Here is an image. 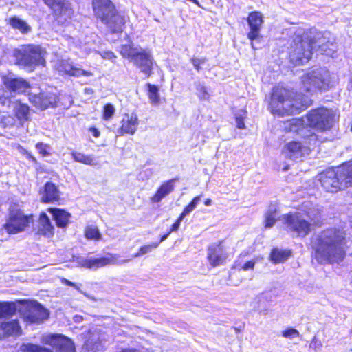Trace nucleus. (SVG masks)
<instances>
[{
    "label": "nucleus",
    "mask_w": 352,
    "mask_h": 352,
    "mask_svg": "<svg viewBox=\"0 0 352 352\" xmlns=\"http://www.w3.org/2000/svg\"><path fill=\"white\" fill-rule=\"evenodd\" d=\"M346 243L343 230L336 228L322 230L311 239L316 260L321 264L340 263L346 254Z\"/></svg>",
    "instance_id": "obj_1"
},
{
    "label": "nucleus",
    "mask_w": 352,
    "mask_h": 352,
    "mask_svg": "<svg viewBox=\"0 0 352 352\" xmlns=\"http://www.w3.org/2000/svg\"><path fill=\"white\" fill-rule=\"evenodd\" d=\"M311 101L308 96L294 93L277 86L273 89L269 107L274 115L289 116L299 113L311 105Z\"/></svg>",
    "instance_id": "obj_2"
},
{
    "label": "nucleus",
    "mask_w": 352,
    "mask_h": 352,
    "mask_svg": "<svg viewBox=\"0 0 352 352\" xmlns=\"http://www.w3.org/2000/svg\"><path fill=\"white\" fill-rule=\"evenodd\" d=\"M288 232L294 236L305 237L311 231V225L320 221V212L309 202L305 203L303 209L284 214L281 219Z\"/></svg>",
    "instance_id": "obj_3"
},
{
    "label": "nucleus",
    "mask_w": 352,
    "mask_h": 352,
    "mask_svg": "<svg viewBox=\"0 0 352 352\" xmlns=\"http://www.w3.org/2000/svg\"><path fill=\"white\" fill-rule=\"evenodd\" d=\"M338 118L336 111L332 109L316 108L308 111L305 118L290 120L289 130L302 135L306 130L303 126L306 124L318 131H325L333 127Z\"/></svg>",
    "instance_id": "obj_4"
},
{
    "label": "nucleus",
    "mask_w": 352,
    "mask_h": 352,
    "mask_svg": "<svg viewBox=\"0 0 352 352\" xmlns=\"http://www.w3.org/2000/svg\"><path fill=\"white\" fill-rule=\"evenodd\" d=\"M322 188L330 192L352 185V162H348L336 169L329 168L319 175Z\"/></svg>",
    "instance_id": "obj_5"
},
{
    "label": "nucleus",
    "mask_w": 352,
    "mask_h": 352,
    "mask_svg": "<svg viewBox=\"0 0 352 352\" xmlns=\"http://www.w3.org/2000/svg\"><path fill=\"white\" fill-rule=\"evenodd\" d=\"M93 10L96 16L104 23L111 33L122 32L124 19L120 15L110 0H93Z\"/></svg>",
    "instance_id": "obj_6"
},
{
    "label": "nucleus",
    "mask_w": 352,
    "mask_h": 352,
    "mask_svg": "<svg viewBox=\"0 0 352 352\" xmlns=\"http://www.w3.org/2000/svg\"><path fill=\"white\" fill-rule=\"evenodd\" d=\"M336 82V77L326 68H318L307 72L302 77V90L307 93L325 91Z\"/></svg>",
    "instance_id": "obj_7"
},
{
    "label": "nucleus",
    "mask_w": 352,
    "mask_h": 352,
    "mask_svg": "<svg viewBox=\"0 0 352 352\" xmlns=\"http://www.w3.org/2000/svg\"><path fill=\"white\" fill-rule=\"evenodd\" d=\"M314 46V39L311 34L307 32L304 38H296L291 45L289 58L295 65L307 63L311 58Z\"/></svg>",
    "instance_id": "obj_8"
},
{
    "label": "nucleus",
    "mask_w": 352,
    "mask_h": 352,
    "mask_svg": "<svg viewBox=\"0 0 352 352\" xmlns=\"http://www.w3.org/2000/svg\"><path fill=\"white\" fill-rule=\"evenodd\" d=\"M45 52L39 45H29L23 46L14 53L19 65L27 68H34L38 65H44Z\"/></svg>",
    "instance_id": "obj_9"
},
{
    "label": "nucleus",
    "mask_w": 352,
    "mask_h": 352,
    "mask_svg": "<svg viewBox=\"0 0 352 352\" xmlns=\"http://www.w3.org/2000/svg\"><path fill=\"white\" fill-rule=\"evenodd\" d=\"M131 260V258L121 259L118 254H107V256L100 258L93 256L78 257L77 263L82 267L96 270L107 265H120Z\"/></svg>",
    "instance_id": "obj_10"
},
{
    "label": "nucleus",
    "mask_w": 352,
    "mask_h": 352,
    "mask_svg": "<svg viewBox=\"0 0 352 352\" xmlns=\"http://www.w3.org/2000/svg\"><path fill=\"white\" fill-rule=\"evenodd\" d=\"M33 221L32 215H25L17 208L12 207L10 210L9 218L5 224V229L10 234L23 231Z\"/></svg>",
    "instance_id": "obj_11"
},
{
    "label": "nucleus",
    "mask_w": 352,
    "mask_h": 352,
    "mask_svg": "<svg viewBox=\"0 0 352 352\" xmlns=\"http://www.w3.org/2000/svg\"><path fill=\"white\" fill-rule=\"evenodd\" d=\"M42 342L51 346L54 352H75L74 342L62 334H48L42 337Z\"/></svg>",
    "instance_id": "obj_12"
},
{
    "label": "nucleus",
    "mask_w": 352,
    "mask_h": 352,
    "mask_svg": "<svg viewBox=\"0 0 352 352\" xmlns=\"http://www.w3.org/2000/svg\"><path fill=\"white\" fill-rule=\"evenodd\" d=\"M48 317L49 312L47 309L36 301L30 302L23 314L24 320L30 324H41Z\"/></svg>",
    "instance_id": "obj_13"
},
{
    "label": "nucleus",
    "mask_w": 352,
    "mask_h": 352,
    "mask_svg": "<svg viewBox=\"0 0 352 352\" xmlns=\"http://www.w3.org/2000/svg\"><path fill=\"white\" fill-rule=\"evenodd\" d=\"M309 34L313 35L315 49L318 47V50L322 54L331 56H333V53L336 51V46L333 42L329 40L331 35L329 32L322 33L313 28L309 30Z\"/></svg>",
    "instance_id": "obj_14"
},
{
    "label": "nucleus",
    "mask_w": 352,
    "mask_h": 352,
    "mask_svg": "<svg viewBox=\"0 0 352 352\" xmlns=\"http://www.w3.org/2000/svg\"><path fill=\"white\" fill-rule=\"evenodd\" d=\"M131 62L147 77L151 75L153 58L151 50L139 47Z\"/></svg>",
    "instance_id": "obj_15"
},
{
    "label": "nucleus",
    "mask_w": 352,
    "mask_h": 352,
    "mask_svg": "<svg viewBox=\"0 0 352 352\" xmlns=\"http://www.w3.org/2000/svg\"><path fill=\"white\" fill-rule=\"evenodd\" d=\"M247 21L250 28L248 38L251 41L252 48L255 49L253 41L262 38L261 30L264 22L263 16L260 12L254 11L249 14Z\"/></svg>",
    "instance_id": "obj_16"
},
{
    "label": "nucleus",
    "mask_w": 352,
    "mask_h": 352,
    "mask_svg": "<svg viewBox=\"0 0 352 352\" xmlns=\"http://www.w3.org/2000/svg\"><path fill=\"white\" fill-rule=\"evenodd\" d=\"M227 257L228 256L221 245V242L214 243L208 246L207 259L212 267H214L223 265Z\"/></svg>",
    "instance_id": "obj_17"
},
{
    "label": "nucleus",
    "mask_w": 352,
    "mask_h": 352,
    "mask_svg": "<svg viewBox=\"0 0 352 352\" xmlns=\"http://www.w3.org/2000/svg\"><path fill=\"white\" fill-rule=\"evenodd\" d=\"M311 151L310 147L303 145L300 142H291L283 149V154L286 157L292 160H297L308 155Z\"/></svg>",
    "instance_id": "obj_18"
},
{
    "label": "nucleus",
    "mask_w": 352,
    "mask_h": 352,
    "mask_svg": "<svg viewBox=\"0 0 352 352\" xmlns=\"http://www.w3.org/2000/svg\"><path fill=\"white\" fill-rule=\"evenodd\" d=\"M38 193L43 203L54 204L60 199L61 193L58 186L50 182H46Z\"/></svg>",
    "instance_id": "obj_19"
},
{
    "label": "nucleus",
    "mask_w": 352,
    "mask_h": 352,
    "mask_svg": "<svg viewBox=\"0 0 352 352\" xmlns=\"http://www.w3.org/2000/svg\"><path fill=\"white\" fill-rule=\"evenodd\" d=\"M54 68L61 74H67L78 77L80 76H90L92 73L76 67L69 60H58L54 64Z\"/></svg>",
    "instance_id": "obj_20"
},
{
    "label": "nucleus",
    "mask_w": 352,
    "mask_h": 352,
    "mask_svg": "<svg viewBox=\"0 0 352 352\" xmlns=\"http://www.w3.org/2000/svg\"><path fill=\"white\" fill-rule=\"evenodd\" d=\"M120 124L121 126L117 132L119 135H133L139 125V119L134 113H126L123 116Z\"/></svg>",
    "instance_id": "obj_21"
},
{
    "label": "nucleus",
    "mask_w": 352,
    "mask_h": 352,
    "mask_svg": "<svg viewBox=\"0 0 352 352\" xmlns=\"http://www.w3.org/2000/svg\"><path fill=\"white\" fill-rule=\"evenodd\" d=\"M3 80L6 89L12 93H25L28 92L30 88L29 82L22 78L4 76Z\"/></svg>",
    "instance_id": "obj_22"
},
{
    "label": "nucleus",
    "mask_w": 352,
    "mask_h": 352,
    "mask_svg": "<svg viewBox=\"0 0 352 352\" xmlns=\"http://www.w3.org/2000/svg\"><path fill=\"white\" fill-rule=\"evenodd\" d=\"M176 181H177V179L174 178L162 183L155 194L151 197V201L153 203H160L164 197L174 191Z\"/></svg>",
    "instance_id": "obj_23"
},
{
    "label": "nucleus",
    "mask_w": 352,
    "mask_h": 352,
    "mask_svg": "<svg viewBox=\"0 0 352 352\" xmlns=\"http://www.w3.org/2000/svg\"><path fill=\"white\" fill-rule=\"evenodd\" d=\"M30 101L37 108L45 109L51 106L53 103L51 97L44 93H32L28 92Z\"/></svg>",
    "instance_id": "obj_24"
},
{
    "label": "nucleus",
    "mask_w": 352,
    "mask_h": 352,
    "mask_svg": "<svg viewBox=\"0 0 352 352\" xmlns=\"http://www.w3.org/2000/svg\"><path fill=\"white\" fill-rule=\"evenodd\" d=\"M21 327L17 320L3 322L0 325V331L4 336H18L21 333Z\"/></svg>",
    "instance_id": "obj_25"
},
{
    "label": "nucleus",
    "mask_w": 352,
    "mask_h": 352,
    "mask_svg": "<svg viewBox=\"0 0 352 352\" xmlns=\"http://www.w3.org/2000/svg\"><path fill=\"white\" fill-rule=\"evenodd\" d=\"M38 224V232L41 234L47 237L53 235L54 227L45 213L43 212L40 214Z\"/></svg>",
    "instance_id": "obj_26"
},
{
    "label": "nucleus",
    "mask_w": 352,
    "mask_h": 352,
    "mask_svg": "<svg viewBox=\"0 0 352 352\" xmlns=\"http://www.w3.org/2000/svg\"><path fill=\"white\" fill-rule=\"evenodd\" d=\"M54 219L58 227L64 228L67 225L70 214L64 210L54 208L52 209Z\"/></svg>",
    "instance_id": "obj_27"
},
{
    "label": "nucleus",
    "mask_w": 352,
    "mask_h": 352,
    "mask_svg": "<svg viewBox=\"0 0 352 352\" xmlns=\"http://www.w3.org/2000/svg\"><path fill=\"white\" fill-rule=\"evenodd\" d=\"M71 155L74 160L76 162L91 166H96L98 165V162L96 159L92 155H86L85 154L80 152H72Z\"/></svg>",
    "instance_id": "obj_28"
},
{
    "label": "nucleus",
    "mask_w": 352,
    "mask_h": 352,
    "mask_svg": "<svg viewBox=\"0 0 352 352\" xmlns=\"http://www.w3.org/2000/svg\"><path fill=\"white\" fill-rule=\"evenodd\" d=\"M277 206L276 204H270L265 214V227L271 228L276 221Z\"/></svg>",
    "instance_id": "obj_29"
},
{
    "label": "nucleus",
    "mask_w": 352,
    "mask_h": 352,
    "mask_svg": "<svg viewBox=\"0 0 352 352\" xmlns=\"http://www.w3.org/2000/svg\"><path fill=\"white\" fill-rule=\"evenodd\" d=\"M56 10H59L58 21L59 23H65L72 18L73 15V10L69 4L64 3L63 2L56 8Z\"/></svg>",
    "instance_id": "obj_30"
},
{
    "label": "nucleus",
    "mask_w": 352,
    "mask_h": 352,
    "mask_svg": "<svg viewBox=\"0 0 352 352\" xmlns=\"http://www.w3.org/2000/svg\"><path fill=\"white\" fill-rule=\"evenodd\" d=\"M10 25L14 29L19 30L22 33H28L30 31V26L23 20L14 16L9 19Z\"/></svg>",
    "instance_id": "obj_31"
},
{
    "label": "nucleus",
    "mask_w": 352,
    "mask_h": 352,
    "mask_svg": "<svg viewBox=\"0 0 352 352\" xmlns=\"http://www.w3.org/2000/svg\"><path fill=\"white\" fill-rule=\"evenodd\" d=\"M15 116L20 121L28 120L30 109L27 104L16 103L14 107Z\"/></svg>",
    "instance_id": "obj_32"
},
{
    "label": "nucleus",
    "mask_w": 352,
    "mask_h": 352,
    "mask_svg": "<svg viewBox=\"0 0 352 352\" xmlns=\"http://www.w3.org/2000/svg\"><path fill=\"white\" fill-rule=\"evenodd\" d=\"M147 87V96L150 102L153 105L160 104V98L159 94V88L156 85H151V83L146 84Z\"/></svg>",
    "instance_id": "obj_33"
},
{
    "label": "nucleus",
    "mask_w": 352,
    "mask_h": 352,
    "mask_svg": "<svg viewBox=\"0 0 352 352\" xmlns=\"http://www.w3.org/2000/svg\"><path fill=\"white\" fill-rule=\"evenodd\" d=\"M289 256V251L275 248L272 250L270 254V259L274 263H281L286 261Z\"/></svg>",
    "instance_id": "obj_34"
},
{
    "label": "nucleus",
    "mask_w": 352,
    "mask_h": 352,
    "mask_svg": "<svg viewBox=\"0 0 352 352\" xmlns=\"http://www.w3.org/2000/svg\"><path fill=\"white\" fill-rule=\"evenodd\" d=\"M21 352H52L50 349L32 343L23 344L21 346Z\"/></svg>",
    "instance_id": "obj_35"
},
{
    "label": "nucleus",
    "mask_w": 352,
    "mask_h": 352,
    "mask_svg": "<svg viewBox=\"0 0 352 352\" xmlns=\"http://www.w3.org/2000/svg\"><path fill=\"white\" fill-rule=\"evenodd\" d=\"M139 47H133L130 45H123L120 47V53L124 58L132 60Z\"/></svg>",
    "instance_id": "obj_36"
},
{
    "label": "nucleus",
    "mask_w": 352,
    "mask_h": 352,
    "mask_svg": "<svg viewBox=\"0 0 352 352\" xmlns=\"http://www.w3.org/2000/svg\"><path fill=\"white\" fill-rule=\"evenodd\" d=\"M85 236L87 239L99 241L102 238V235L96 226H88L85 231Z\"/></svg>",
    "instance_id": "obj_37"
},
{
    "label": "nucleus",
    "mask_w": 352,
    "mask_h": 352,
    "mask_svg": "<svg viewBox=\"0 0 352 352\" xmlns=\"http://www.w3.org/2000/svg\"><path fill=\"white\" fill-rule=\"evenodd\" d=\"M197 95L201 100H208L210 98L206 87L201 82L195 83Z\"/></svg>",
    "instance_id": "obj_38"
},
{
    "label": "nucleus",
    "mask_w": 352,
    "mask_h": 352,
    "mask_svg": "<svg viewBox=\"0 0 352 352\" xmlns=\"http://www.w3.org/2000/svg\"><path fill=\"white\" fill-rule=\"evenodd\" d=\"M160 245V243H153L152 244L144 245L139 248L138 252L135 254L133 257L136 258L146 254H148L153 251V250L157 248Z\"/></svg>",
    "instance_id": "obj_39"
},
{
    "label": "nucleus",
    "mask_w": 352,
    "mask_h": 352,
    "mask_svg": "<svg viewBox=\"0 0 352 352\" xmlns=\"http://www.w3.org/2000/svg\"><path fill=\"white\" fill-rule=\"evenodd\" d=\"M201 201V196H197L194 197L192 201L184 209L183 212L181 213L180 216L182 218H185L187 215H188L192 211L195 210L197 206Z\"/></svg>",
    "instance_id": "obj_40"
},
{
    "label": "nucleus",
    "mask_w": 352,
    "mask_h": 352,
    "mask_svg": "<svg viewBox=\"0 0 352 352\" xmlns=\"http://www.w3.org/2000/svg\"><path fill=\"white\" fill-rule=\"evenodd\" d=\"M14 312L13 307L7 302H0V318L10 316Z\"/></svg>",
    "instance_id": "obj_41"
},
{
    "label": "nucleus",
    "mask_w": 352,
    "mask_h": 352,
    "mask_svg": "<svg viewBox=\"0 0 352 352\" xmlns=\"http://www.w3.org/2000/svg\"><path fill=\"white\" fill-rule=\"evenodd\" d=\"M115 113V108L111 104H107L104 107L103 119L105 120L111 119Z\"/></svg>",
    "instance_id": "obj_42"
},
{
    "label": "nucleus",
    "mask_w": 352,
    "mask_h": 352,
    "mask_svg": "<svg viewBox=\"0 0 352 352\" xmlns=\"http://www.w3.org/2000/svg\"><path fill=\"white\" fill-rule=\"evenodd\" d=\"M283 336L287 338H292L299 336L298 331L293 328H289L283 331Z\"/></svg>",
    "instance_id": "obj_43"
},
{
    "label": "nucleus",
    "mask_w": 352,
    "mask_h": 352,
    "mask_svg": "<svg viewBox=\"0 0 352 352\" xmlns=\"http://www.w3.org/2000/svg\"><path fill=\"white\" fill-rule=\"evenodd\" d=\"M100 55L104 59L110 60L113 63L115 62L116 56L111 51H102L99 52Z\"/></svg>",
    "instance_id": "obj_44"
},
{
    "label": "nucleus",
    "mask_w": 352,
    "mask_h": 352,
    "mask_svg": "<svg viewBox=\"0 0 352 352\" xmlns=\"http://www.w3.org/2000/svg\"><path fill=\"white\" fill-rule=\"evenodd\" d=\"M36 148L42 155L47 156L49 155V152L47 151L49 146L47 144L38 142L36 144Z\"/></svg>",
    "instance_id": "obj_45"
},
{
    "label": "nucleus",
    "mask_w": 352,
    "mask_h": 352,
    "mask_svg": "<svg viewBox=\"0 0 352 352\" xmlns=\"http://www.w3.org/2000/svg\"><path fill=\"white\" fill-rule=\"evenodd\" d=\"M45 3L50 7L52 9H54L56 11V8H58L63 2V0H43Z\"/></svg>",
    "instance_id": "obj_46"
},
{
    "label": "nucleus",
    "mask_w": 352,
    "mask_h": 352,
    "mask_svg": "<svg viewBox=\"0 0 352 352\" xmlns=\"http://www.w3.org/2000/svg\"><path fill=\"white\" fill-rule=\"evenodd\" d=\"M205 62H206V58H192L191 59L192 64L193 65V66L197 71L200 70L201 65L204 64Z\"/></svg>",
    "instance_id": "obj_47"
},
{
    "label": "nucleus",
    "mask_w": 352,
    "mask_h": 352,
    "mask_svg": "<svg viewBox=\"0 0 352 352\" xmlns=\"http://www.w3.org/2000/svg\"><path fill=\"white\" fill-rule=\"evenodd\" d=\"M85 345L86 346L87 348L90 349L91 350L94 351L99 350L100 347V343L96 342L93 344L92 341L90 340H88L85 342Z\"/></svg>",
    "instance_id": "obj_48"
},
{
    "label": "nucleus",
    "mask_w": 352,
    "mask_h": 352,
    "mask_svg": "<svg viewBox=\"0 0 352 352\" xmlns=\"http://www.w3.org/2000/svg\"><path fill=\"white\" fill-rule=\"evenodd\" d=\"M255 263L256 262L254 260L248 261L241 266V269L243 270H253L254 267Z\"/></svg>",
    "instance_id": "obj_49"
},
{
    "label": "nucleus",
    "mask_w": 352,
    "mask_h": 352,
    "mask_svg": "<svg viewBox=\"0 0 352 352\" xmlns=\"http://www.w3.org/2000/svg\"><path fill=\"white\" fill-rule=\"evenodd\" d=\"M183 219L184 218H182V217L179 216L177 220L173 224L170 230H169V233L177 231L179 229L180 223Z\"/></svg>",
    "instance_id": "obj_50"
},
{
    "label": "nucleus",
    "mask_w": 352,
    "mask_h": 352,
    "mask_svg": "<svg viewBox=\"0 0 352 352\" xmlns=\"http://www.w3.org/2000/svg\"><path fill=\"white\" fill-rule=\"evenodd\" d=\"M236 126L239 129H245V124H244V122L241 117H239V116L236 117Z\"/></svg>",
    "instance_id": "obj_51"
},
{
    "label": "nucleus",
    "mask_w": 352,
    "mask_h": 352,
    "mask_svg": "<svg viewBox=\"0 0 352 352\" xmlns=\"http://www.w3.org/2000/svg\"><path fill=\"white\" fill-rule=\"evenodd\" d=\"M89 131L91 133V134L93 135V136L96 138H98L100 135V131H98V129L95 128V127H91L89 129Z\"/></svg>",
    "instance_id": "obj_52"
},
{
    "label": "nucleus",
    "mask_w": 352,
    "mask_h": 352,
    "mask_svg": "<svg viewBox=\"0 0 352 352\" xmlns=\"http://www.w3.org/2000/svg\"><path fill=\"white\" fill-rule=\"evenodd\" d=\"M307 139L309 140V144L311 145V142H316L317 137H316V134L311 133V134L307 135ZM315 144V142L313 143V144Z\"/></svg>",
    "instance_id": "obj_53"
},
{
    "label": "nucleus",
    "mask_w": 352,
    "mask_h": 352,
    "mask_svg": "<svg viewBox=\"0 0 352 352\" xmlns=\"http://www.w3.org/2000/svg\"><path fill=\"white\" fill-rule=\"evenodd\" d=\"M64 283L68 285V286H71V287H74L75 289H76L77 290H80L78 286L75 284L74 283H72V281L69 280H67V279H64Z\"/></svg>",
    "instance_id": "obj_54"
},
{
    "label": "nucleus",
    "mask_w": 352,
    "mask_h": 352,
    "mask_svg": "<svg viewBox=\"0 0 352 352\" xmlns=\"http://www.w3.org/2000/svg\"><path fill=\"white\" fill-rule=\"evenodd\" d=\"M310 346L312 348H319L320 346V343L317 344V341H315L314 340L311 342Z\"/></svg>",
    "instance_id": "obj_55"
},
{
    "label": "nucleus",
    "mask_w": 352,
    "mask_h": 352,
    "mask_svg": "<svg viewBox=\"0 0 352 352\" xmlns=\"http://www.w3.org/2000/svg\"><path fill=\"white\" fill-rule=\"evenodd\" d=\"M170 234V233H169V232H168L167 234H164V235L161 237V239H160V242H159V243H160L161 242H162V241H165V240L168 238V236H169V234Z\"/></svg>",
    "instance_id": "obj_56"
},
{
    "label": "nucleus",
    "mask_w": 352,
    "mask_h": 352,
    "mask_svg": "<svg viewBox=\"0 0 352 352\" xmlns=\"http://www.w3.org/2000/svg\"><path fill=\"white\" fill-rule=\"evenodd\" d=\"M212 201L210 199H207L205 201H204V204L206 206H209L212 204Z\"/></svg>",
    "instance_id": "obj_57"
},
{
    "label": "nucleus",
    "mask_w": 352,
    "mask_h": 352,
    "mask_svg": "<svg viewBox=\"0 0 352 352\" xmlns=\"http://www.w3.org/2000/svg\"><path fill=\"white\" fill-rule=\"evenodd\" d=\"M349 217L351 219V222L352 223V207L349 208Z\"/></svg>",
    "instance_id": "obj_58"
},
{
    "label": "nucleus",
    "mask_w": 352,
    "mask_h": 352,
    "mask_svg": "<svg viewBox=\"0 0 352 352\" xmlns=\"http://www.w3.org/2000/svg\"><path fill=\"white\" fill-rule=\"evenodd\" d=\"M349 87H350V89H352V78L350 80Z\"/></svg>",
    "instance_id": "obj_59"
},
{
    "label": "nucleus",
    "mask_w": 352,
    "mask_h": 352,
    "mask_svg": "<svg viewBox=\"0 0 352 352\" xmlns=\"http://www.w3.org/2000/svg\"><path fill=\"white\" fill-rule=\"evenodd\" d=\"M349 352H352V349L349 351Z\"/></svg>",
    "instance_id": "obj_60"
}]
</instances>
